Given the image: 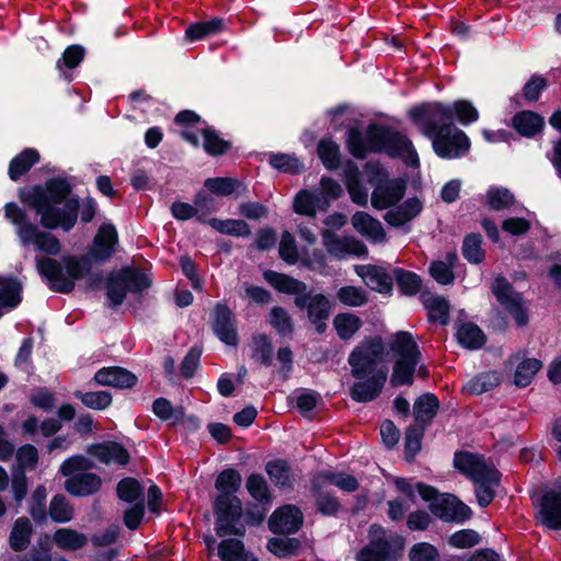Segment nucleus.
Instances as JSON below:
<instances>
[{
  "label": "nucleus",
  "mask_w": 561,
  "mask_h": 561,
  "mask_svg": "<svg viewBox=\"0 0 561 561\" xmlns=\"http://www.w3.org/2000/svg\"><path fill=\"white\" fill-rule=\"evenodd\" d=\"M42 249L45 251L36 256L37 270L53 290L64 294L70 293L75 282L88 274L92 265L106 262L114 253V248H91L82 257L65 256L58 261L48 256L56 248Z\"/></svg>",
  "instance_id": "f257e3e1"
},
{
  "label": "nucleus",
  "mask_w": 561,
  "mask_h": 561,
  "mask_svg": "<svg viewBox=\"0 0 561 561\" xmlns=\"http://www.w3.org/2000/svg\"><path fill=\"white\" fill-rule=\"evenodd\" d=\"M241 484V476L233 469L222 471L215 486L220 492L215 502L216 533L219 537L228 535L243 536L244 525L240 523L242 506L233 494Z\"/></svg>",
  "instance_id": "f03ea898"
},
{
  "label": "nucleus",
  "mask_w": 561,
  "mask_h": 561,
  "mask_svg": "<svg viewBox=\"0 0 561 561\" xmlns=\"http://www.w3.org/2000/svg\"><path fill=\"white\" fill-rule=\"evenodd\" d=\"M389 351L394 359L390 382L393 387L412 385L421 352L411 333L400 331L388 341Z\"/></svg>",
  "instance_id": "7ed1b4c3"
},
{
  "label": "nucleus",
  "mask_w": 561,
  "mask_h": 561,
  "mask_svg": "<svg viewBox=\"0 0 561 561\" xmlns=\"http://www.w3.org/2000/svg\"><path fill=\"white\" fill-rule=\"evenodd\" d=\"M368 137L373 145V153H386L393 159L401 158L412 168L420 165L419 156L412 141L390 126L370 123Z\"/></svg>",
  "instance_id": "20e7f679"
},
{
  "label": "nucleus",
  "mask_w": 561,
  "mask_h": 561,
  "mask_svg": "<svg viewBox=\"0 0 561 561\" xmlns=\"http://www.w3.org/2000/svg\"><path fill=\"white\" fill-rule=\"evenodd\" d=\"M93 462L84 456H73L65 460L59 471L64 477L65 490L73 496H89L100 491L102 479L92 472Z\"/></svg>",
  "instance_id": "39448f33"
},
{
  "label": "nucleus",
  "mask_w": 561,
  "mask_h": 561,
  "mask_svg": "<svg viewBox=\"0 0 561 561\" xmlns=\"http://www.w3.org/2000/svg\"><path fill=\"white\" fill-rule=\"evenodd\" d=\"M152 284L149 268L128 265L110 274L106 285L107 298L113 306L123 304L128 291L141 293Z\"/></svg>",
  "instance_id": "423d86ee"
},
{
  "label": "nucleus",
  "mask_w": 561,
  "mask_h": 561,
  "mask_svg": "<svg viewBox=\"0 0 561 561\" xmlns=\"http://www.w3.org/2000/svg\"><path fill=\"white\" fill-rule=\"evenodd\" d=\"M408 117L424 136L431 139L442 133L446 126H454L447 103L439 101L423 102L412 106Z\"/></svg>",
  "instance_id": "0eeeda50"
},
{
  "label": "nucleus",
  "mask_w": 561,
  "mask_h": 561,
  "mask_svg": "<svg viewBox=\"0 0 561 561\" xmlns=\"http://www.w3.org/2000/svg\"><path fill=\"white\" fill-rule=\"evenodd\" d=\"M72 188L67 178L54 176L48 179L45 185L35 184L20 188L19 198L24 205H59L70 198Z\"/></svg>",
  "instance_id": "6e6552de"
},
{
  "label": "nucleus",
  "mask_w": 561,
  "mask_h": 561,
  "mask_svg": "<svg viewBox=\"0 0 561 561\" xmlns=\"http://www.w3.org/2000/svg\"><path fill=\"white\" fill-rule=\"evenodd\" d=\"M4 217L16 229V234L23 245H61L50 232L39 231L36 224L31 222L24 209L16 203L4 205Z\"/></svg>",
  "instance_id": "1a4fd4ad"
},
{
  "label": "nucleus",
  "mask_w": 561,
  "mask_h": 561,
  "mask_svg": "<svg viewBox=\"0 0 561 561\" xmlns=\"http://www.w3.org/2000/svg\"><path fill=\"white\" fill-rule=\"evenodd\" d=\"M385 359V345L379 337L367 340L360 343L350 354L348 364L352 367V375L356 378H363L374 375L380 368H377Z\"/></svg>",
  "instance_id": "9d476101"
},
{
  "label": "nucleus",
  "mask_w": 561,
  "mask_h": 561,
  "mask_svg": "<svg viewBox=\"0 0 561 561\" xmlns=\"http://www.w3.org/2000/svg\"><path fill=\"white\" fill-rule=\"evenodd\" d=\"M373 173L378 182L371 193V206L378 210L396 206L405 195L407 181L402 178L388 179V172L379 167Z\"/></svg>",
  "instance_id": "9b49d317"
},
{
  "label": "nucleus",
  "mask_w": 561,
  "mask_h": 561,
  "mask_svg": "<svg viewBox=\"0 0 561 561\" xmlns=\"http://www.w3.org/2000/svg\"><path fill=\"white\" fill-rule=\"evenodd\" d=\"M434 152L442 159L454 160L466 157L471 148L468 135L455 127L446 126L442 133L432 138Z\"/></svg>",
  "instance_id": "f8f14e48"
},
{
  "label": "nucleus",
  "mask_w": 561,
  "mask_h": 561,
  "mask_svg": "<svg viewBox=\"0 0 561 561\" xmlns=\"http://www.w3.org/2000/svg\"><path fill=\"white\" fill-rule=\"evenodd\" d=\"M497 301L514 317L517 325L528 322V314L520 294L514 291L512 285L502 276H497L491 286Z\"/></svg>",
  "instance_id": "ddd939ff"
},
{
  "label": "nucleus",
  "mask_w": 561,
  "mask_h": 561,
  "mask_svg": "<svg viewBox=\"0 0 561 561\" xmlns=\"http://www.w3.org/2000/svg\"><path fill=\"white\" fill-rule=\"evenodd\" d=\"M431 501V512L444 522L462 524L469 520L472 516L470 507L458 500L455 495H437L436 492Z\"/></svg>",
  "instance_id": "4468645a"
},
{
  "label": "nucleus",
  "mask_w": 561,
  "mask_h": 561,
  "mask_svg": "<svg viewBox=\"0 0 561 561\" xmlns=\"http://www.w3.org/2000/svg\"><path fill=\"white\" fill-rule=\"evenodd\" d=\"M397 556L392 552L381 526L373 525L369 529V545L357 554L358 561H393Z\"/></svg>",
  "instance_id": "2eb2a0df"
},
{
  "label": "nucleus",
  "mask_w": 561,
  "mask_h": 561,
  "mask_svg": "<svg viewBox=\"0 0 561 561\" xmlns=\"http://www.w3.org/2000/svg\"><path fill=\"white\" fill-rule=\"evenodd\" d=\"M213 330L217 337L230 346L238 344L236 319L232 311L225 305L218 304L214 309Z\"/></svg>",
  "instance_id": "dca6fc26"
},
{
  "label": "nucleus",
  "mask_w": 561,
  "mask_h": 561,
  "mask_svg": "<svg viewBox=\"0 0 561 561\" xmlns=\"http://www.w3.org/2000/svg\"><path fill=\"white\" fill-rule=\"evenodd\" d=\"M537 519L549 529H561V488L542 495Z\"/></svg>",
  "instance_id": "f3484780"
},
{
  "label": "nucleus",
  "mask_w": 561,
  "mask_h": 561,
  "mask_svg": "<svg viewBox=\"0 0 561 561\" xmlns=\"http://www.w3.org/2000/svg\"><path fill=\"white\" fill-rule=\"evenodd\" d=\"M295 304L299 308L307 309L309 320L317 325L318 331L324 330V322L330 314V302L321 294H304L295 298Z\"/></svg>",
  "instance_id": "a211bd4d"
},
{
  "label": "nucleus",
  "mask_w": 561,
  "mask_h": 561,
  "mask_svg": "<svg viewBox=\"0 0 561 561\" xmlns=\"http://www.w3.org/2000/svg\"><path fill=\"white\" fill-rule=\"evenodd\" d=\"M423 207V202L419 197H409L403 203H398L396 206L388 208L383 215V220L392 228H401L417 217Z\"/></svg>",
  "instance_id": "6ab92c4d"
},
{
  "label": "nucleus",
  "mask_w": 561,
  "mask_h": 561,
  "mask_svg": "<svg viewBox=\"0 0 561 561\" xmlns=\"http://www.w3.org/2000/svg\"><path fill=\"white\" fill-rule=\"evenodd\" d=\"M268 524L273 533H296L302 524V514L294 505H284L271 515Z\"/></svg>",
  "instance_id": "aec40b11"
},
{
  "label": "nucleus",
  "mask_w": 561,
  "mask_h": 561,
  "mask_svg": "<svg viewBox=\"0 0 561 561\" xmlns=\"http://www.w3.org/2000/svg\"><path fill=\"white\" fill-rule=\"evenodd\" d=\"M387 376L388 369L382 366L368 380L355 382L351 388L352 399L357 402H369L374 400L381 392Z\"/></svg>",
  "instance_id": "412c9836"
},
{
  "label": "nucleus",
  "mask_w": 561,
  "mask_h": 561,
  "mask_svg": "<svg viewBox=\"0 0 561 561\" xmlns=\"http://www.w3.org/2000/svg\"><path fill=\"white\" fill-rule=\"evenodd\" d=\"M454 465L473 482L481 481L482 478L495 471L492 466L486 465L482 457L470 453L456 454Z\"/></svg>",
  "instance_id": "4be33fe9"
},
{
  "label": "nucleus",
  "mask_w": 561,
  "mask_h": 561,
  "mask_svg": "<svg viewBox=\"0 0 561 561\" xmlns=\"http://www.w3.org/2000/svg\"><path fill=\"white\" fill-rule=\"evenodd\" d=\"M511 126L524 138H534L545 128V117L530 110H522L512 117Z\"/></svg>",
  "instance_id": "5701e85b"
},
{
  "label": "nucleus",
  "mask_w": 561,
  "mask_h": 561,
  "mask_svg": "<svg viewBox=\"0 0 561 561\" xmlns=\"http://www.w3.org/2000/svg\"><path fill=\"white\" fill-rule=\"evenodd\" d=\"M89 454L95 457L99 461L111 465L125 466L129 462V453L121 444L114 442H106L102 444L92 445L88 449Z\"/></svg>",
  "instance_id": "b1692460"
},
{
  "label": "nucleus",
  "mask_w": 561,
  "mask_h": 561,
  "mask_svg": "<svg viewBox=\"0 0 561 561\" xmlns=\"http://www.w3.org/2000/svg\"><path fill=\"white\" fill-rule=\"evenodd\" d=\"M355 272L373 290L382 294L391 291L392 277L383 268L375 265H357Z\"/></svg>",
  "instance_id": "393cba45"
},
{
  "label": "nucleus",
  "mask_w": 561,
  "mask_h": 561,
  "mask_svg": "<svg viewBox=\"0 0 561 561\" xmlns=\"http://www.w3.org/2000/svg\"><path fill=\"white\" fill-rule=\"evenodd\" d=\"M354 229L375 243L383 242L386 232L381 222L365 211H356L352 216Z\"/></svg>",
  "instance_id": "a878e982"
},
{
  "label": "nucleus",
  "mask_w": 561,
  "mask_h": 561,
  "mask_svg": "<svg viewBox=\"0 0 561 561\" xmlns=\"http://www.w3.org/2000/svg\"><path fill=\"white\" fill-rule=\"evenodd\" d=\"M87 50L80 44H71L66 47L60 58L56 61V69L59 71L60 78L67 82L73 80L71 70L78 68L84 60Z\"/></svg>",
  "instance_id": "bb28decb"
},
{
  "label": "nucleus",
  "mask_w": 561,
  "mask_h": 561,
  "mask_svg": "<svg viewBox=\"0 0 561 561\" xmlns=\"http://www.w3.org/2000/svg\"><path fill=\"white\" fill-rule=\"evenodd\" d=\"M226 28L225 20L219 16L207 21H198L186 26L184 38L194 43L222 33Z\"/></svg>",
  "instance_id": "cd10ccee"
},
{
  "label": "nucleus",
  "mask_w": 561,
  "mask_h": 561,
  "mask_svg": "<svg viewBox=\"0 0 561 561\" xmlns=\"http://www.w3.org/2000/svg\"><path fill=\"white\" fill-rule=\"evenodd\" d=\"M94 380L101 386L131 388L136 383L137 377L121 367H106L96 371Z\"/></svg>",
  "instance_id": "c85d7f7f"
},
{
  "label": "nucleus",
  "mask_w": 561,
  "mask_h": 561,
  "mask_svg": "<svg viewBox=\"0 0 561 561\" xmlns=\"http://www.w3.org/2000/svg\"><path fill=\"white\" fill-rule=\"evenodd\" d=\"M41 154L35 148H24L20 153L14 156L9 162L8 175L11 181L18 182L23 175L28 173L31 169L38 163Z\"/></svg>",
  "instance_id": "c756f323"
},
{
  "label": "nucleus",
  "mask_w": 561,
  "mask_h": 561,
  "mask_svg": "<svg viewBox=\"0 0 561 561\" xmlns=\"http://www.w3.org/2000/svg\"><path fill=\"white\" fill-rule=\"evenodd\" d=\"M345 145L347 151L357 160H364L373 153V145L368 137V127L365 131L357 126L350 127L346 134Z\"/></svg>",
  "instance_id": "7c9ffc66"
},
{
  "label": "nucleus",
  "mask_w": 561,
  "mask_h": 561,
  "mask_svg": "<svg viewBox=\"0 0 561 561\" xmlns=\"http://www.w3.org/2000/svg\"><path fill=\"white\" fill-rule=\"evenodd\" d=\"M199 134L203 137V149L209 157L224 156L232 148V142L221 138L218 130L208 123L199 129Z\"/></svg>",
  "instance_id": "2f4dec72"
},
{
  "label": "nucleus",
  "mask_w": 561,
  "mask_h": 561,
  "mask_svg": "<svg viewBox=\"0 0 561 561\" xmlns=\"http://www.w3.org/2000/svg\"><path fill=\"white\" fill-rule=\"evenodd\" d=\"M330 485H335L346 492H354L358 488V482L353 476L332 472L319 473L312 480V489L316 490L327 489Z\"/></svg>",
  "instance_id": "473e14b6"
},
{
  "label": "nucleus",
  "mask_w": 561,
  "mask_h": 561,
  "mask_svg": "<svg viewBox=\"0 0 561 561\" xmlns=\"http://www.w3.org/2000/svg\"><path fill=\"white\" fill-rule=\"evenodd\" d=\"M438 399L432 393H425L416 399L413 405L415 425L426 427L437 413Z\"/></svg>",
  "instance_id": "72a5a7b5"
},
{
  "label": "nucleus",
  "mask_w": 561,
  "mask_h": 561,
  "mask_svg": "<svg viewBox=\"0 0 561 561\" xmlns=\"http://www.w3.org/2000/svg\"><path fill=\"white\" fill-rule=\"evenodd\" d=\"M32 535L33 526L30 519L24 516L16 518L9 537L11 549L14 551L25 550L31 542Z\"/></svg>",
  "instance_id": "f704fd0d"
},
{
  "label": "nucleus",
  "mask_w": 561,
  "mask_h": 561,
  "mask_svg": "<svg viewBox=\"0 0 561 561\" xmlns=\"http://www.w3.org/2000/svg\"><path fill=\"white\" fill-rule=\"evenodd\" d=\"M449 115L451 116V124L454 121L462 126H468L476 123L479 117V111L473 103L466 99H458L451 103H447Z\"/></svg>",
  "instance_id": "c9c22d12"
},
{
  "label": "nucleus",
  "mask_w": 561,
  "mask_h": 561,
  "mask_svg": "<svg viewBox=\"0 0 561 561\" xmlns=\"http://www.w3.org/2000/svg\"><path fill=\"white\" fill-rule=\"evenodd\" d=\"M264 279L280 293L298 295L306 290V285L288 275L274 271H266L263 274Z\"/></svg>",
  "instance_id": "e433bc0d"
},
{
  "label": "nucleus",
  "mask_w": 561,
  "mask_h": 561,
  "mask_svg": "<svg viewBox=\"0 0 561 561\" xmlns=\"http://www.w3.org/2000/svg\"><path fill=\"white\" fill-rule=\"evenodd\" d=\"M62 204L64 206L61 208L54 205V214L57 217L58 228L68 232L75 227L78 220L80 209L79 197H70Z\"/></svg>",
  "instance_id": "4c0bfd02"
},
{
  "label": "nucleus",
  "mask_w": 561,
  "mask_h": 561,
  "mask_svg": "<svg viewBox=\"0 0 561 561\" xmlns=\"http://www.w3.org/2000/svg\"><path fill=\"white\" fill-rule=\"evenodd\" d=\"M345 185L351 201L358 206H366L368 201L367 190L363 186L358 169L353 162H350L346 171Z\"/></svg>",
  "instance_id": "58836bf2"
},
{
  "label": "nucleus",
  "mask_w": 561,
  "mask_h": 561,
  "mask_svg": "<svg viewBox=\"0 0 561 561\" xmlns=\"http://www.w3.org/2000/svg\"><path fill=\"white\" fill-rule=\"evenodd\" d=\"M218 556L222 561H257L238 539L222 540L218 546Z\"/></svg>",
  "instance_id": "ea45409f"
},
{
  "label": "nucleus",
  "mask_w": 561,
  "mask_h": 561,
  "mask_svg": "<svg viewBox=\"0 0 561 561\" xmlns=\"http://www.w3.org/2000/svg\"><path fill=\"white\" fill-rule=\"evenodd\" d=\"M318 158L327 170L333 171L341 164L340 146L331 138H322L317 145Z\"/></svg>",
  "instance_id": "a19ab883"
},
{
  "label": "nucleus",
  "mask_w": 561,
  "mask_h": 561,
  "mask_svg": "<svg viewBox=\"0 0 561 561\" xmlns=\"http://www.w3.org/2000/svg\"><path fill=\"white\" fill-rule=\"evenodd\" d=\"M422 302L427 310L431 321L438 322L440 324L447 323L449 305L446 299L432 294H423Z\"/></svg>",
  "instance_id": "79ce46f5"
},
{
  "label": "nucleus",
  "mask_w": 561,
  "mask_h": 561,
  "mask_svg": "<svg viewBox=\"0 0 561 561\" xmlns=\"http://www.w3.org/2000/svg\"><path fill=\"white\" fill-rule=\"evenodd\" d=\"M268 163L282 173L297 175L305 171L304 163L294 153H270Z\"/></svg>",
  "instance_id": "37998d69"
},
{
  "label": "nucleus",
  "mask_w": 561,
  "mask_h": 561,
  "mask_svg": "<svg viewBox=\"0 0 561 561\" xmlns=\"http://www.w3.org/2000/svg\"><path fill=\"white\" fill-rule=\"evenodd\" d=\"M53 540L57 547L68 551L81 549L88 542L85 535L71 528H60L56 530Z\"/></svg>",
  "instance_id": "c03bdc74"
},
{
  "label": "nucleus",
  "mask_w": 561,
  "mask_h": 561,
  "mask_svg": "<svg viewBox=\"0 0 561 561\" xmlns=\"http://www.w3.org/2000/svg\"><path fill=\"white\" fill-rule=\"evenodd\" d=\"M393 483L398 492L403 494L412 503L415 502V492H417L420 496L425 501H431L436 493V490L430 485L421 482L412 484L404 478H396Z\"/></svg>",
  "instance_id": "a18cd8bd"
},
{
  "label": "nucleus",
  "mask_w": 561,
  "mask_h": 561,
  "mask_svg": "<svg viewBox=\"0 0 561 561\" xmlns=\"http://www.w3.org/2000/svg\"><path fill=\"white\" fill-rule=\"evenodd\" d=\"M208 225L224 234L233 237H248L251 234L249 225L242 219L210 218Z\"/></svg>",
  "instance_id": "49530a36"
},
{
  "label": "nucleus",
  "mask_w": 561,
  "mask_h": 561,
  "mask_svg": "<svg viewBox=\"0 0 561 561\" xmlns=\"http://www.w3.org/2000/svg\"><path fill=\"white\" fill-rule=\"evenodd\" d=\"M501 383L500 374L496 371H488L472 378L466 386L465 390L471 394H481L490 391Z\"/></svg>",
  "instance_id": "de8ad7c7"
},
{
  "label": "nucleus",
  "mask_w": 561,
  "mask_h": 561,
  "mask_svg": "<svg viewBox=\"0 0 561 561\" xmlns=\"http://www.w3.org/2000/svg\"><path fill=\"white\" fill-rule=\"evenodd\" d=\"M499 482L500 476L496 470L482 478L481 481L474 482L476 494L480 506L485 507L493 501L494 488L499 484Z\"/></svg>",
  "instance_id": "09e8293b"
},
{
  "label": "nucleus",
  "mask_w": 561,
  "mask_h": 561,
  "mask_svg": "<svg viewBox=\"0 0 561 561\" xmlns=\"http://www.w3.org/2000/svg\"><path fill=\"white\" fill-rule=\"evenodd\" d=\"M458 342L467 348H479L485 343V336L478 325L463 323L457 330Z\"/></svg>",
  "instance_id": "8fccbe9b"
},
{
  "label": "nucleus",
  "mask_w": 561,
  "mask_h": 561,
  "mask_svg": "<svg viewBox=\"0 0 561 561\" xmlns=\"http://www.w3.org/2000/svg\"><path fill=\"white\" fill-rule=\"evenodd\" d=\"M240 185L241 182L238 179L229 176L208 178L204 182L206 190L216 196H230Z\"/></svg>",
  "instance_id": "3c124183"
},
{
  "label": "nucleus",
  "mask_w": 561,
  "mask_h": 561,
  "mask_svg": "<svg viewBox=\"0 0 561 561\" xmlns=\"http://www.w3.org/2000/svg\"><path fill=\"white\" fill-rule=\"evenodd\" d=\"M0 302L3 308H14L21 301L22 284L13 278H0Z\"/></svg>",
  "instance_id": "603ef678"
},
{
  "label": "nucleus",
  "mask_w": 561,
  "mask_h": 561,
  "mask_svg": "<svg viewBox=\"0 0 561 561\" xmlns=\"http://www.w3.org/2000/svg\"><path fill=\"white\" fill-rule=\"evenodd\" d=\"M446 259L448 262L436 261L433 262L430 267L432 277L442 285H449L455 278L453 267L455 266L457 255L455 253H448Z\"/></svg>",
  "instance_id": "864d4df0"
},
{
  "label": "nucleus",
  "mask_w": 561,
  "mask_h": 561,
  "mask_svg": "<svg viewBox=\"0 0 561 561\" xmlns=\"http://www.w3.org/2000/svg\"><path fill=\"white\" fill-rule=\"evenodd\" d=\"M488 206L493 210L507 209L515 203L514 194L503 186H491L486 192Z\"/></svg>",
  "instance_id": "5fc2aeb1"
},
{
  "label": "nucleus",
  "mask_w": 561,
  "mask_h": 561,
  "mask_svg": "<svg viewBox=\"0 0 561 561\" xmlns=\"http://www.w3.org/2000/svg\"><path fill=\"white\" fill-rule=\"evenodd\" d=\"M306 250L307 248H278L279 256L288 264L300 263L312 268L323 266L320 259H309Z\"/></svg>",
  "instance_id": "6e6d98bb"
},
{
  "label": "nucleus",
  "mask_w": 561,
  "mask_h": 561,
  "mask_svg": "<svg viewBox=\"0 0 561 561\" xmlns=\"http://www.w3.org/2000/svg\"><path fill=\"white\" fill-rule=\"evenodd\" d=\"M337 335L343 340L351 339L362 327V320L353 313H340L333 320Z\"/></svg>",
  "instance_id": "4d7b16f0"
},
{
  "label": "nucleus",
  "mask_w": 561,
  "mask_h": 561,
  "mask_svg": "<svg viewBox=\"0 0 561 561\" xmlns=\"http://www.w3.org/2000/svg\"><path fill=\"white\" fill-rule=\"evenodd\" d=\"M320 198L307 190L297 193L293 209L298 215L314 217Z\"/></svg>",
  "instance_id": "13d9d810"
},
{
  "label": "nucleus",
  "mask_w": 561,
  "mask_h": 561,
  "mask_svg": "<svg viewBox=\"0 0 561 561\" xmlns=\"http://www.w3.org/2000/svg\"><path fill=\"white\" fill-rule=\"evenodd\" d=\"M117 496L128 503H137L142 500L144 489L141 484L134 478H125L121 480L116 488Z\"/></svg>",
  "instance_id": "bf43d9fd"
},
{
  "label": "nucleus",
  "mask_w": 561,
  "mask_h": 561,
  "mask_svg": "<svg viewBox=\"0 0 561 561\" xmlns=\"http://www.w3.org/2000/svg\"><path fill=\"white\" fill-rule=\"evenodd\" d=\"M541 368V362L536 358H526L518 364L515 375L514 383L518 387H526L530 383L534 376Z\"/></svg>",
  "instance_id": "052dcab7"
},
{
  "label": "nucleus",
  "mask_w": 561,
  "mask_h": 561,
  "mask_svg": "<svg viewBox=\"0 0 561 561\" xmlns=\"http://www.w3.org/2000/svg\"><path fill=\"white\" fill-rule=\"evenodd\" d=\"M49 515L56 523H67L73 517V508L64 495H55L49 504Z\"/></svg>",
  "instance_id": "680f3d73"
},
{
  "label": "nucleus",
  "mask_w": 561,
  "mask_h": 561,
  "mask_svg": "<svg viewBox=\"0 0 561 561\" xmlns=\"http://www.w3.org/2000/svg\"><path fill=\"white\" fill-rule=\"evenodd\" d=\"M400 290L408 296L417 294L422 286L421 278L412 272L397 268L393 271Z\"/></svg>",
  "instance_id": "e2e57ef3"
},
{
  "label": "nucleus",
  "mask_w": 561,
  "mask_h": 561,
  "mask_svg": "<svg viewBox=\"0 0 561 561\" xmlns=\"http://www.w3.org/2000/svg\"><path fill=\"white\" fill-rule=\"evenodd\" d=\"M337 299L348 307H360L367 302L366 291L356 286H343L336 293Z\"/></svg>",
  "instance_id": "0e129e2a"
},
{
  "label": "nucleus",
  "mask_w": 561,
  "mask_h": 561,
  "mask_svg": "<svg viewBox=\"0 0 561 561\" xmlns=\"http://www.w3.org/2000/svg\"><path fill=\"white\" fill-rule=\"evenodd\" d=\"M266 472L271 480L278 486L285 488L291 484V473L289 466L282 460L268 462Z\"/></svg>",
  "instance_id": "69168bd1"
},
{
  "label": "nucleus",
  "mask_w": 561,
  "mask_h": 561,
  "mask_svg": "<svg viewBox=\"0 0 561 561\" xmlns=\"http://www.w3.org/2000/svg\"><path fill=\"white\" fill-rule=\"evenodd\" d=\"M46 497L47 491L43 485L37 486L32 494L30 514L37 523H43L47 518Z\"/></svg>",
  "instance_id": "338daca9"
},
{
  "label": "nucleus",
  "mask_w": 561,
  "mask_h": 561,
  "mask_svg": "<svg viewBox=\"0 0 561 561\" xmlns=\"http://www.w3.org/2000/svg\"><path fill=\"white\" fill-rule=\"evenodd\" d=\"M410 561H439L437 548L428 542H419L409 551Z\"/></svg>",
  "instance_id": "774afa93"
}]
</instances>
